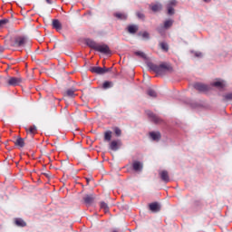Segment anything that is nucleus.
<instances>
[{"instance_id": "obj_1", "label": "nucleus", "mask_w": 232, "mask_h": 232, "mask_svg": "<svg viewBox=\"0 0 232 232\" xmlns=\"http://www.w3.org/2000/svg\"><path fill=\"white\" fill-rule=\"evenodd\" d=\"M149 68L152 72H155L157 75H166V73H170L173 72V67L171 64L163 63L160 65L154 64V63H149Z\"/></svg>"}, {"instance_id": "obj_2", "label": "nucleus", "mask_w": 232, "mask_h": 232, "mask_svg": "<svg viewBox=\"0 0 232 232\" xmlns=\"http://www.w3.org/2000/svg\"><path fill=\"white\" fill-rule=\"evenodd\" d=\"M13 46H14V48H21L23 46H32V44L30 43V40H28V38H26L25 36H15L13 39Z\"/></svg>"}, {"instance_id": "obj_3", "label": "nucleus", "mask_w": 232, "mask_h": 232, "mask_svg": "<svg viewBox=\"0 0 232 232\" xmlns=\"http://www.w3.org/2000/svg\"><path fill=\"white\" fill-rule=\"evenodd\" d=\"M112 68L106 67H91L90 71L92 73H97L98 75H104V73H108V72H111Z\"/></svg>"}, {"instance_id": "obj_4", "label": "nucleus", "mask_w": 232, "mask_h": 232, "mask_svg": "<svg viewBox=\"0 0 232 232\" xmlns=\"http://www.w3.org/2000/svg\"><path fill=\"white\" fill-rule=\"evenodd\" d=\"M95 52H100V53H104L105 55L111 53V50H110V46H108V44H98V45L96 46Z\"/></svg>"}, {"instance_id": "obj_5", "label": "nucleus", "mask_w": 232, "mask_h": 232, "mask_svg": "<svg viewBox=\"0 0 232 232\" xmlns=\"http://www.w3.org/2000/svg\"><path fill=\"white\" fill-rule=\"evenodd\" d=\"M21 82H23L22 78L9 77L7 79V85L8 86H19Z\"/></svg>"}, {"instance_id": "obj_6", "label": "nucleus", "mask_w": 232, "mask_h": 232, "mask_svg": "<svg viewBox=\"0 0 232 232\" xmlns=\"http://www.w3.org/2000/svg\"><path fill=\"white\" fill-rule=\"evenodd\" d=\"M146 114L148 115V117L150 119L152 122H155V124H160V122H162V120L159 116L155 115L153 111H147Z\"/></svg>"}, {"instance_id": "obj_7", "label": "nucleus", "mask_w": 232, "mask_h": 232, "mask_svg": "<svg viewBox=\"0 0 232 232\" xmlns=\"http://www.w3.org/2000/svg\"><path fill=\"white\" fill-rule=\"evenodd\" d=\"M193 88L198 92H209V85L200 82L194 83Z\"/></svg>"}, {"instance_id": "obj_8", "label": "nucleus", "mask_w": 232, "mask_h": 232, "mask_svg": "<svg viewBox=\"0 0 232 232\" xmlns=\"http://www.w3.org/2000/svg\"><path fill=\"white\" fill-rule=\"evenodd\" d=\"M93 200H95V195L93 194H86L83 197V202L86 206H92L93 204Z\"/></svg>"}, {"instance_id": "obj_9", "label": "nucleus", "mask_w": 232, "mask_h": 232, "mask_svg": "<svg viewBox=\"0 0 232 232\" xmlns=\"http://www.w3.org/2000/svg\"><path fill=\"white\" fill-rule=\"evenodd\" d=\"M160 204L159 202H153L150 203L149 205V209L152 212V213H159V211H160Z\"/></svg>"}, {"instance_id": "obj_10", "label": "nucleus", "mask_w": 232, "mask_h": 232, "mask_svg": "<svg viewBox=\"0 0 232 232\" xmlns=\"http://www.w3.org/2000/svg\"><path fill=\"white\" fill-rule=\"evenodd\" d=\"M159 175L161 180L165 182V184H168V182H169V173L168 172V170H161L159 172Z\"/></svg>"}, {"instance_id": "obj_11", "label": "nucleus", "mask_w": 232, "mask_h": 232, "mask_svg": "<svg viewBox=\"0 0 232 232\" xmlns=\"http://www.w3.org/2000/svg\"><path fill=\"white\" fill-rule=\"evenodd\" d=\"M150 138L151 139V140H154L155 142H159V140H160L161 139V135L160 132L159 131H151L149 133Z\"/></svg>"}, {"instance_id": "obj_12", "label": "nucleus", "mask_w": 232, "mask_h": 232, "mask_svg": "<svg viewBox=\"0 0 232 232\" xmlns=\"http://www.w3.org/2000/svg\"><path fill=\"white\" fill-rule=\"evenodd\" d=\"M53 28L56 30V32H61L63 30V24L57 19L53 20Z\"/></svg>"}, {"instance_id": "obj_13", "label": "nucleus", "mask_w": 232, "mask_h": 232, "mask_svg": "<svg viewBox=\"0 0 232 232\" xmlns=\"http://www.w3.org/2000/svg\"><path fill=\"white\" fill-rule=\"evenodd\" d=\"M132 168L134 171H142V168H143L142 162L137 161V160L133 161Z\"/></svg>"}, {"instance_id": "obj_14", "label": "nucleus", "mask_w": 232, "mask_h": 232, "mask_svg": "<svg viewBox=\"0 0 232 232\" xmlns=\"http://www.w3.org/2000/svg\"><path fill=\"white\" fill-rule=\"evenodd\" d=\"M25 131L31 135V137H34L35 133H37V127L35 125L30 126L29 128H25Z\"/></svg>"}, {"instance_id": "obj_15", "label": "nucleus", "mask_w": 232, "mask_h": 232, "mask_svg": "<svg viewBox=\"0 0 232 232\" xmlns=\"http://www.w3.org/2000/svg\"><path fill=\"white\" fill-rule=\"evenodd\" d=\"M127 32H129V34L138 33L139 32V25H135V24L128 25Z\"/></svg>"}, {"instance_id": "obj_16", "label": "nucleus", "mask_w": 232, "mask_h": 232, "mask_svg": "<svg viewBox=\"0 0 232 232\" xmlns=\"http://www.w3.org/2000/svg\"><path fill=\"white\" fill-rule=\"evenodd\" d=\"M173 23H174L173 20L168 19L164 22L162 28H164L165 30H169V28L173 26Z\"/></svg>"}, {"instance_id": "obj_17", "label": "nucleus", "mask_w": 232, "mask_h": 232, "mask_svg": "<svg viewBox=\"0 0 232 232\" xmlns=\"http://www.w3.org/2000/svg\"><path fill=\"white\" fill-rule=\"evenodd\" d=\"M110 150H111V151H117V150H119V141L117 140L111 141Z\"/></svg>"}, {"instance_id": "obj_18", "label": "nucleus", "mask_w": 232, "mask_h": 232, "mask_svg": "<svg viewBox=\"0 0 232 232\" xmlns=\"http://www.w3.org/2000/svg\"><path fill=\"white\" fill-rule=\"evenodd\" d=\"M150 8L152 10V12H160L162 10V5L161 4H155L150 5Z\"/></svg>"}, {"instance_id": "obj_19", "label": "nucleus", "mask_w": 232, "mask_h": 232, "mask_svg": "<svg viewBox=\"0 0 232 232\" xmlns=\"http://www.w3.org/2000/svg\"><path fill=\"white\" fill-rule=\"evenodd\" d=\"M114 16L117 17V19H121V21H126V19H128V15L124 13H116L114 14Z\"/></svg>"}, {"instance_id": "obj_20", "label": "nucleus", "mask_w": 232, "mask_h": 232, "mask_svg": "<svg viewBox=\"0 0 232 232\" xmlns=\"http://www.w3.org/2000/svg\"><path fill=\"white\" fill-rule=\"evenodd\" d=\"M211 86H215V88H224L226 83L222 81L214 82L211 83Z\"/></svg>"}, {"instance_id": "obj_21", "label": "nucleus", "mask_w": 232, "mask_h": 232, "mask_svg": "<svg viewBox=\"0 0 232 232\" xmlns=\"http://www.w3.org/2000/svg\"><path fill=\"white\" fill-rule=\"evenodd\" d=\"M14 144L18 146V148H24V139L23 138H17Z\"/></svg>"}, {"instance_id": "obj_22", "label": "nucleus", "mask_w": 232, "mask_h": 232, "mask_svg": "<svg viewBox=\"0 0 232 232\" xmlns=\"http://www.w3.org/2000/svg\"><path fill=\"white\" fill-rule=\"evenodd\" d=\"M87 44L90 46V48H92V50H96L99 44L95 43L92 40H87Z\"/></svg>"}, {"instance_id": "obj_23", "label": "nucleus", "mask_w": 232, "mask_h": 232, "mask_svg": "<svg viewBox=\"0 0 232 232\" xmlns=\"http://www.w3.org/2000/svg\"><path fill=\"white\" fill-rule=\"evenodd\" d=\"M111 130H107L104 132V140L107 142H110V140H111Z\"/></svg>"}, {"instance_id": "obj_24", "label": "nucleus", "mask_w": 232, "mask_h": 232, "mask_svg": "<svg viewBox=\"0 0 232 232\" xmlns=\"http://www.w3.org/2000/svg\"><path fill=\"white\" fill-rule=\"evenodd\" d=\"M65 97H75V89H68L65 92Z\"/></svg>"}, {"instance_id": "obj_25", "label": "nucleus", "mask_w": 232, "mask_h": 232, "mask_svg": "<svg viewBox=\"0 0 232 232\" xmlns=\"http://www.w3.org/2000/svg\"><path fill=\"white\" fill-rule=\"evenodd\" d=\"M100 208H101V209H103L105 211V213H108L110 211V207H108V205L104 201H102L100 203Z\"/></svg>"}, {"instance_id": "obj_26", "label": "nucleus", "mask_w": 232, "mask_h": 232, "mask_svg": "<svg viewBox=\"0 0 232 232\" xmlns=\"http://www.w3.org/2000/svg\"><path fill=\"white\" fill-rule=\"evenodd\" d=\"M15 224H16V226H19L20 227H26V222H24V220H23L21 218H16L15 219Z\"/></svg>"}, {"instance_id": "obj_27", "label": "nucleus", "mask_w": 232, "mask_h": 232, "mask_svg": "<svg viewBox=\"0 0 232 232\" xmlns=\"http://www.w3.org/2000/svg\"><path fill=\"white\" fill-rule=\"evenodd\" d=\"M147 95H149V97H152L153 99L157 98V92H155V90L153 89H149L147 91Z\"/></svg>"}, {"instance_id": "obj_28", "label": "nucleus", "mask_w": 232, "mask_h": 232, "mask_svg": "<svg viewBox=\"0 0 232 232\" xmlns=\"http://www.w3.org/2000/svg\"><path fill=\"white\" fill-rule=\"evenodd\" d=\"M103 90H108L110 88H113V83L111 82H104L102 84Z\"/></svg>"}, {"instance_id": "obj_29", "label": "nucleus", "mask_w": 232, "mask_h": 232, "mask_svg": "<svg viewBox=\"0 0 232 232\" xmlns=\"http://www.w3.org/2000/svg\"><path fill=\"white\" fill-rule=\"evenodd\" d=\"M160 47L161 48V50L163 52H168L169 50V46L168 45V44L164 43V42H161L160 44Z\"/></svg>"}, {"instance_id": "obj_30", "label": "nucleus", "mask_w": 232, "mask_h": 232, "mask_svg": "<svg viewBox=\"0 0 232 232\" xmlns=\"http://www.w3.org/2000/svg\"><path fill=\"white\" fill-rule=\"evenodd\" d=\"M8 23H10L9 19H2L0 20V28H5V26H6V24H8Z\"/></svg>"}, {"instance_id": "obj_31", "label": "nucleus", "mask_w": 232, "mask_h": 232, "mask_svg": "<svg viewBox=\"0 0 232 232\" xmlns=\"http://www.w3.org/2000/svg\"><path fill=\"white\" fill-rule=\"evenodd\" d=\"M113 130L116 137H121V135H122V130L119 127H115Z\"/></svg>"}, {"instance_id": "obj_32", "label": "nucleus", "mask_w": 232, "mask_h": 232, "mask_svg": "<svg viewBox=\"0 0 232 232\" xmlns=\"http://www.w3.org/2000/svg\"><path fill=\"white\" fill-rule=\"evenodd\" d=\"M167 6L173 8V6H177V0H170L168 2Z\"/></svg>"}, {"instance_id": "obj_33", "label": "nucleus", "mask_w": 232, "mask_h": 232, "mask_svg": "<svg viewBox=\"0 0 232 232\" xmlns=\"http://www.w3.org/2000/svg\"><path fill=\"white\" fill-rule=\"evenodd\" d=\"M223 98H224V101H232V92L225 94Z\"/></svg>"}, {"instance_id": "obj_34", "label": "nucleus", "mask_w": 232, "mask_h": 232, "mask_svg": "<svg viewBox=\"0 0 232 232\" xmlns=\"http://www.w3.org/2000/svg\"><path fill=\"white\" fill-rule=\"evenodd\" d=\"M139 35H141L143 39H150V33L148 32L139 33Z\"/></svg>"}, {"instance_id": "obj_35", "label": "nucleus", "mask_w": 232, "mask_h": 232, "mask_svg": "<svg viewBox=\"0 0 232 232\" xmlns=\"http://www.w3.org/2000/svg\"><path fill=\"white\" fill-rule=\"evenodd\" d=\"M167 10H168L169 15H173L175 14V9L173 7H169L167 5Z\"/></svg>"}, {"instance_id": "obj_36", "label": "nucleus", "mask_w": 232, "mask_h": 232, "mask_svg": "<svg viewBox=\"0 0 232 232\" xmlns=\"http://www.w3.org/2000/svg\"><path fill=\"white\" fill-rule=\"evenodd\" d=\"M136 15H137L138 19H141L142 21H144V18H145L144 14H142L140 12H137Z\"/></svg>"}, {"instance_id": "obj_37", "label": "nucleus", "mask_w": 232, "mask_h": 232, "mask_svg": "<svg viewBox=\"0 0 232 232\" xmlns=\"http://www.w3.org/2000/svg\"><path fill=\"white\" fill-rule=\"evenodd\" d=\"M135 55H138L139 57H142L143 59L146 57V54L142 52H136Z\"/></svg>"}, {"instance_id": "obj_38", "label": "nucleus", "mask_w": 232, "mask_h": 232, "mask_svg": "<svg viewBox=\"0 0 232 232\" xmlns=\"http://www.w3.org/2000/svg\"><path fill=\"white\" fill-rule=\"evenodd\" d=\"M92 180V179H90V178H86V182H87V184H90V181Z\"/></svg>"}, {"instance_id": "obj_39", "label": "nucleus", "mask_w": 232, "mask_h": 232, "mask_svg": "<svg viewBox=\"0 0 232 232\" xmlns=\"http://www.w3.org/2000/svg\"><path fill=\"white\" fill-rule=\"evenodd\" d=\"M196 57H202V53H196Z\"/></svg>"}, {"instance_id": "obj_40", "label": "nucleus", "mask_w": 232, "mask_h": 232, "mask_svg": "<svg viewBox=\"0 0 232 232\" xmlns=\"http://www.w3.org/2000/svg\"><path fill=\"white\" fill-rule=\"evenodd\" d=\"M204 3H210L211 0H203Z\"/></svg>"}, {"instance_id": "obj_41", "label": "nucleus", "mask_w": 232, "mask_h": 232, "mask_svg": "<svg viewBox=\"0 0 232 232\" xmlns=\"http://www.w3.org/2000/svg\"><path fill=\"white\" fill-rule=\"evenodd\" d=\"M158 32L162 33V29L161 28H158Z\"/></svg>"}, {"instance_id": "obj_42", "label": "nucleus", "mask_w": 232, "mask_h": 232, "mask_svg": "<svg viewBox=\"0 0 232 232\" xmlns=\"http://www.w3.org/2000/svg\"><path fill=\"white\" fill-rule=\"evenodd\" d=\"M3 51H4L3 47L0 46V52H3Z\"/></svg>"}, {"instance_id": "obj_43", "label": "nucleus", "mask_w": 232, "mask_h": 232, "mask_svg": "<svg viewBox=\"0 0 232 232\" xmlns=\"http://www.w3.org/2000/svg\"><path fill=\"white\" fill-rule=\"evenodd\" d=\"M44 175H45V177H48V174L44 173Z\"/></svg>"}, {"instance_id": "obj_44", "label": "nucleus", "mask_w": 232, "mask_h": 232, "mask_svg": "<svg viewBox=\"0 0 232 232\" xmlns=\"http://www.w3.org/2000/svg\"><path fill=\"white\" fill-rule=\"evenodd\" d=\"M112 232H119V231H117V230H113Z\"/></svg>"}]
</instances>
